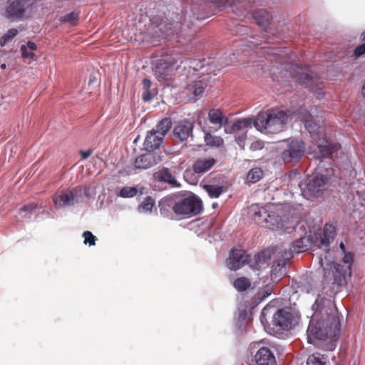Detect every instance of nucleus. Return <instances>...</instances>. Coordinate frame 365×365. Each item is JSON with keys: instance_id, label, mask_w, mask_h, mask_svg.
Instances as JSON below:
<instances>
[{"instance_id": "nucleus-48", "label": "nucleus", "mask_w": 365, "mask_h": 365, "mask_svg": "<svg viewBox=\"0 0 365 365\" xmlns=\"http://www.w3.org/2000/svg\"><path fill=\"white\" fill-rule=\"evenodd\" d=\"M0 67L1 69H5L6 68V65L5 63H2Z\"/></svg>"}, {"instance_id": "nucleus-7", "label": "nucleus", "mask_w": 365, "mask_h": 365, "mask_svg": "<svg viewBox=\"0 0 365 365\" xmlns=\"http://www.w3.org/2000/svg\"><path fill=\"white\" fill-rule=\"evenodd\" d=\"M180 55H165L158 61L154 72L158 81L169 80L174 71H177L182 63Z\"/></svg>"}, {"instance_id": "nucleus-14", "label": "nucleus", "mask_w": 365, "mask_h": 365, "mask_svg": "<svg viewBox=\"0 0 365 365\" xmlns=\"http://www.w3.org/2000/svg\"><path fill=\"white\" fill-rule=\"evenodd\" d=\"M305 152V145L299 140H292L282 153V159L285 163H297Z\"/></svg>"}, {"instance_id": "nucleus-37", "label": "nucleus", "mask_w": 365, "mask_h": 365, "mask_svg": "<svg viewBox=\"0 0 365 365\" xmlns=\"http://www.w3.org/2000/svg\"><path fill=\"white\" fill-rule=\"evenodd\" d=\"M155 200L150 196L145 198V200L142 202L140 205L139 206V210L140 212H149L151 211L153 207L154 206Z\"/></svg>"}, {"instance_id": "nucleus-33", "label": "nucleus", "mask_w": 365, "mask_h": 365, "mask_svg": "<svg viewBox=\"0 0 365 365\" xmlns=\"http://www.w3.org/2000/svg\"><path fill=\"white\" fill-rule=\"evenodd\" d=\"M37 208L38 205L36 203H29L24 205L20 209L19 214L21 215V217L24 218H30L33 212L36 210Z\"/></svg>"}, {"instance_id": "nucleus-11", "label": "nucleus", "mask_w": 365, "mask_h": 365, "mask_svg": "<svg viewBox=\"0 0 365 365\" xmlns=\"http://www.w3.org/2000/svg\"><path fill=\"white\" fill-rule=\"evenodd\" d=\"M329 182L327 175L319 172L308 176L306 180V188L303 190L305 196L309 197H318L327 189Z\"/></svg>"}, {"instance_id": "nucleus-3", "label": "nucleus", "mask_w": 365, "mask_h": 365, "mask_svg": "<svg viewBox=\"0 0 365 365\" xmlns=\"http://www.w3.org/2000/svg\"><path fill=\"white\" fill-rule=\"evenodd\" d=\"M299 117L304 123V127L309 133L311 137L317 142V148L314 152V158L316 160H322L323 158H332L333 153L340 148L338 143L329 144L326 141V144H321L319 142L325 140V133L323 128L320 127L314 122L312 115L305 109L301 108Z\"/></svg>"}, {"instance_id": "nucleus-39", "label": "nucleus", "mask_w": 365, "mask_h": 365, "mask_svg": "<svg viewBox=\"0 0 365 365\" xmlns=\"http://www.w3.org/2000/svg\"><path fill=\"white\" fill-rule=\"evenodd\" d=\"M83 237H84V243L86 245L88 244L90 246L96 245V237L94 236L91 232L85 231L83 233Z\"/></svg>"}, {"instance_id": "nucleus-35", "label": "nucleus", "mask_w": 365, "mask_h": 365, "mask_svg": "<svg viewBox=\"0 0 365 365\" xmlns=\"http://www.w3.org/2000/svg\"><path fill=\"white\" fill-rule=\"evenodd\" d=\"M151 81L148 78H144L143 80V99L144 101H149L152 99V94L150 91L151 86Z\"/></svg>"}, {"instance_id": "nucleus-24", "label": "nucleus", "mask_w": 365, "mask_h": 365, "mask_svg": "<svg viewBox=\"0 0 365 365\" xmlns=\"http://www.w3.org/2000/svg\"><path fill=\"white\" fill-rule=\"evenodd\" d=\"M216 164L213 158L197 159L192 165V170L197 174H202L209 171Z\"/></svg>"}, {"instance_id": "nucleus-22", "label": "nucleus", "mask_w": 365, "mask_h": 365, "mask_svg": "<svg viewBox=\"0 0 365 365\" xmlns=\"http://www.w3.org/2000/svg\"><path fill=\"white\" fill-rule=\"evenodd\" d=\"M208 120L210 123L215 125L217 128L226 126L229 123L228 118L220 108H212L208 112Z\"/></svg>"}, {"instance_id": "nucleus-12", "label": "nucleus", "mask_w": 365, "mask_h": 365, "mask_svg": "<svg viewBox=\"0 0 365 365\" xmlns=\"http://www.w3.org/2000/svg\"><path fill=\"white\" fill-rule=\"evenodd\" d=\"M82 190L79 187L71 190H65L56 192L53 196V201L56 208L73 206L79 202L78 197H81Z\"/></svg>"}, {"instance_id": "nucleus-10", "label": "nucleus", "mask_w": 365, "mask_h": 365, "mask_svg": "<svg viewBox=\"0 0 365 365\" xmlns=\"http://www.w3.org/2000/svg\"><path fill=\"white\" fill-rule=\"evenodd\" d=\"M295 323V317L290 310L280 309L273 314L270 326L274 334H281L291 329Z\"/></svg>"}, {"instance_id": "nucleus-34", "label": "nucleus", "mask_w": 365, "mask_h": 365, "mask_svg": "<svg viewBox=\"0 0 365 365\" xmlns=\"http://www.w3.org/2000/svg\"><path fill=\"white\" fill-rule=\"evenodd\" d=\"M19 34L16 29L12 28L9 29L6 34L0 37V46H4L8 42L11 41Z\"/></svg>"}, {"instance_id": "nucleus-44", "label": "nucleus", "mask_w": 365, "mask_h": 365, "mask_svg": "<svg viewBox=\"0 0 365 365\" xmlns=\"http://www.w3.org/2000/svg\"><path fill=\"white\" fill-rule=\"evenodd\" d=\"M26 46L27 49L28 48L30 49L32 52H33V51H35L37 48L36 44L32 41H29Z\"/></svg>"}, {"instance_id": "nucleus-8", "label": "nucleus", "mask_w": 365, "mask_h": 365, "mask_svg": "<svg viewBox=\"0 0 365 365\" xmlns=\"http://www.w3.org/2000/svg\"><path fill=\"white\" fill-rule=\"evenodd\" d=\"M293 66H294V68H291L290 73L292 76L295 78L296 81L300 84H304L307 87H310L317 99L322 98L325 95L324 83L320 82L314 84V81L309 73V69L307 68H302L298 64H295Z\"/></svg>"}, {"instance_id": "nucleus-43", "label": "nucleus", "mask_w": 365, "mask_h": 365, "mask_svg": "<svg viewBox=\"0 0 365 365\" xmlns=\"http://www.w3.org/2000/svg\"><path fill=\"white\" fill-rule=\"evenodd\" d=\"M92 150H81L80 151V154L81 155V157L83 158V159H86L88 158V157L91 156V155L92 154Z\"/></svg>"}, {"instance_id": "nucleus-9", "label": "nucleus", "mask_w": 365, "mask_h": 365, "mask_svg": "<svg viewBox=\"0 0 365 365\" xmlns=\"http://www.w3.org/2000/svg\"><path fill=\"white\" fill-rule=\"evenodd\" d=\"M32 6L30 0H8L6 17L13 20L27 19L32 13Z\"/></svg>"}, {"instance_id": "nucleus-31", "label": "nucleus", "mask_w": 365, "mask_h": 365, "mask_svg": "<svg viewBox=\"0 0 365 365\" xmlns=\"http://www.w3.org/2000/svg\"><path fill=\"white\" fill-rule=\"evenodd\" d=\"M207 145L220 147L223 145L224 140L220 136H215L206 133L204 137Z\"/></svg>"}, {"instance_id": "nucleus-6", "label": "nucleus", "mask_w": 365, "mask_h": 365, "mask_svg": "<svg viewBox=\"0 0 365 365\" xmlns=\"http://www.w3.org/2000/svg\"><path fill=\"white\" fill-rule=\"evenodd\" d=\"M250 214L256 223L270 230L283 227L281 216L273 210L272 206L259 207L252 205L250 207Z\"/></svg>"}, {"instance_id": "nucleus-28", "label": "nucleus", "mask_w": 365, "mask_h": 365, "mask_svg": "<svg viewBox=\"0 0 365 365\" xmlns=\"http://www.w3.org/2000/svg\"><path fill=\"white\" fill-rule=\"evenodd\" d=\"M172 127V120L170 118H165L162 119L155 126V128L153 129L156 133L164 137L165 135Z\"/></svg>"}, {"instance_id": "nucleus-49", "label": "nucleus", "mask_w": 365, "mask_h": 365, "mask_svg": "<svg viewBox=\"0 0 365 365\" xmlns=\"http://www.w3.org/2000/svg\"><path fill=\"white\" fill-rule=\"evenodd\" d=\"M265 253H266V252H263L262 253V255H265Z\"/></svg>"}, {"instance_id": "nucleus-1", "label": "nucleus", "mask_w": 365, "mask_h": 365, "mask_svg": "<svg viewBox=\"0 0 365 365\" xmlns=\"http://www.w3.org/2000/svg\"><path fill=\"white\" fill-rule=\"evenodd\" d=\"M335 227L326 223L322 232L315 234L314 243L319 248L325 251L324 257H319V264L323 268L324 280L333 285L341 286L345 282L346 277H351V267L354 262L352 252H346L345 245L341 242L339 247L344 253L342 264L331 262L327 257L329 253V245L336 237Z\"/></svg>"}, {"instance_id": "nucleus-42", "label": "nucleus", "mask_w": 365, "mask_h": 365, "mask_svg": "<svg viewBox=\"0 0 365 365\" xmlns=\"http://www.w3.org/2000/svg\"><path fill=\"white\" fill-rule=\"evenodd\" d=\"M365 53V43L358 46L354 51V54L356 57H359Z\"/></svg>"}, {"instance_id": "nucleus-19", "label": "nucleus", "mask_w": 365, "mask_h": 365, "mask_svg": "<svg viewBox=\"0 0 365 365\" xmlns=\"http://www.w3.org/2000/svg\"><path fill=\"white\" fill-rule=\"evenodd\" d=\"M194 125L192 122L184 120L180 122L173 130L174 137L180 142L187 140L192 137Z\"/></svg>"}, {"instance_id": "nucleus-23", "label": "nucleus", "mask_w": 365, "mask_h": 365, "mask_svg": "<svg viewBox=\"0 0 365 365\" xmlns=\"http://www.w3.org/2000/svg\"><path fill=\"white\" fill-rule=\"evenodd\" d=\"M163 137L156 133L155 130H151L147 134L145 140L143 143L145 150H160L159 147L163 142Z\"/></svg>"}, {"instance_id": "nucleus-26", "label": "nucleus", "mask_w": 365, "mask_h": 365, "mask_svg": "<svg viewBox=\"0 0 365 365\" xmlns=\"http://www.w3.org/2000/svg\"><path fill=\"white\" fill-rule=\"evenodd\" d=\"M254 125V119L246 118L235 120L231 126L225 127L226 133H234L245 129L251 128Z\"/></svg>"}, {"instance_id": "nucleus-25", "label": "nucleus", "mask_w": 365, "mask_h": 365, "mask_svg": "<svg viewBox=\"0 0 365 365\" xmlns=\"http://www.w3.org/2000/svg\"><path fill=\"white\" fill-rule=\"evenodd\" d=\"M252 17L259 26L266 29L272 20V16L266 9H257L253 11Z\"/></svg>"}, {"instance_id": "nucleus-16", "label": "nucleus", "mask_w": 365, "mask_h": 365, "mask_svg": "<svg viewBox=\"0 0 365 365\" xmlns=\"http://www.w3.org/2000/svg\"><path fill=\"white\" fill-rule=\"evenodd\" d=\"M250 256L241 249H232L226 260L227 267L232 271H236L250 261Z\"/></svg>"}, {"instance_id": "nucleus-18", "label": "nucleus", "mask_w": 365, "mask_h": 365, "mask_svg": "<svg viewBox=\"0 0 365 365\" xmlns=\"http://www.w3.org/2000/svg\"><path fill=\"white\" fill-rule=\"evenodd\" d=\"M206 84L203 80L191 81L185 87V91L190 100L196 101L205 91Z\"/></svg>"}, {"instance_id": "nucleus-45", "label": "nucleus", "mask_w": 365, "mask_h": 365, "mask_svg": "<svg viewBox=\"0 0 365 365\" xmlns=\"http://www.w3.org/2000/svg\"><path fill=\"white\" fill-rule=\"evenodd\" d=\"M245 140V135L239 136V137L236 138V139H235L237 143L240 146H242L243 145Z\"/></svg>"}, {"instance_id": "nucleus-40", "label": "nucleus", "mask_w": 365, "mask_h": 365, "mask_svg": "<svg viewBox=\"0 0 365 365\" xmlns=\"http://www.w3.org/2000/svg\"><path fill=\"white\" fill-rule=\"evenodd\" d=\"M326 301H329V299H317L315 302V304H313V307H315V305L317 306V309L315 312L322 310V309L324 310L328 309V311L329 312V309L327 305Z\"/></svg>"}, {"instance_id": "nucleus-47", "label": "nucleus", "mask_w": 365, "mask_h": 365, "mask_svg": "<svg viewBox=\"0 0 365 365\" xmlns=\"http://www.w3.org/2000/svg\"><path fill=\"white\" fill-rule=\"evenodd\" d=\"M361 38L362 41H365V31L361 34Z\"/></svg>"}, {"instance_id": "nucleus-29", "label": "nucleus", "mask_w": 365, "mask_h": 365, "mask_svg": "<svg viewBox=\"0 0 365 365\" xmlns=\"http://www.w3.org/2000/svg\"><path fill=\"white\" fill-rule=\"evenodd\" d=\"M232 285L238 292H244L251 287L252 282L247 277H240L235 279Z\"/></svg>"}, {"instance_id": "nucleus-36", "label": "nucleus", "mask_w": 365, "mask_h": 365, "mask_svg": "<svg viewBox=\"0 0 365 365\" xmlns=\"http://www.w3.org/2000/svg\"><path fill=\"white\" fill-rule=\"evenodd\" d=\"M79 13L76 11H72L64 16L60 17L59 21L61 23H69L71 25H75L78 20Z\"/></svg>"}, {"instance_id": "nucleus-50", "label": "nucleus", "mask_w": 365, "mask_h": 365, "mask_svg": "<svg viewBox=\"0 0 365 365\" xmlns=\"http://www.w3.org/2000/svg\"><path fill=\"white\" fill-rule=\"evenodd\" d=\"M255 143H252V148H253V147L255 146Z\"/></svg>"}, {"instance_id": "nucleus-2", "label": "nucleus", "mask_w": 365, "mask_h": 365, "mask_svg": "<svg viewBox=\"0 0 365 365\" xmlns=\"http://www.w3.org/2000/svg\"><path fill=\"white\" fill-rule=\"evenodd\" d=\"M328 309L314 312L307 329L310 344L325 351H333L339 337L341 324L331 301H326Z\"/></svg>"}, {"instance_id": "nucleus-30", "label": "nucleus", "mask_w": 365, "mask_h": 365, "mask_svg": "<svg viewBox=\"0 0 365 365\" xmlns=\"http://www.w3.org/2000/svg\"><path fill=\"white\" fill-rule=\"evenodd\" d=\"M203 188L212 198L219 197L225 191L223 186L217 185H205Z\"/></svg>"}, {"instance_id": "nucleus-32", "label": "nucleus", "mask_w": 365, "mask_h": 365, "mask_svg": "<svg viewBox=\"0 0 365 365\" xmlns=\"http://www.w3.org/2000/svg\"><path fill=\"white\" fill-rule=\"evenodd\" d=\"M263 175V171L261 168H255L250 170L247 175V180L249 182L255 183L259 181Z\"/></svg>"}, {"instance_id": "nucleus-4", "label": "nucleus", "mask_w": 365, "mask_h": 365, "mask_svg": "<svg viewBox=\"0 0 365 365\" xmlns=\"http://www.w3.org/2000/svg\"><path fill=\"white\" fill-rule=\"evenodd\" d=\"M287 120L285 112L271 109L259 113L254 118V126L261 133L275 134L285 129Z\"/></svg>"}, {"instance_id": "nucleus-46", "label": "nucleus", "mask_w": 365, "mask_h": 365, "mask_svg": "<svg viewBox=\"0 0 365 365\" xmlns=\"http://www.w3.org/2000/svg\"><path fill=\"white\" fill-rule=\"evenodd\" d=\"M265 293L266 294H263V297H266V296H268L271 293V289L270 288H267V290L265 291Z\"/></svg>"}, {"instance_id": "nucleus-15", "label": "nucleus", "mask_w": 365, "mask_h": 365, "mask_svg": "<svg viewBox=\"0 0 365 365\" xmlns=\"http://www.w3.org/2000/svg\"><path fill=\"white\" fill-rule=\"evenodd\" d=\"M307 241L308 240L306 238H300L294 241L291 247L289 248V251L284 252L282 255L283 259H280L274 262L272 266V271L277 272V270H280L282 267H284L286 265L287 261L293 257L294 253L299 254L307 250Z\"/></svg>"}, {"instance_id": "nucleus-13", "label": "nucleus", "mask_w": 365, "mask_h": 365, "mask_svg": "<svg viewBox=\"0 0 365 365\" xmlns=\"http://www.w3.org/2000/svg\"><path fill=\"white\" fill-rule=\"evenodd\" d=\"M147 151V153L135 158L134 162L135 168L138 170L149 169L163 161L164 153L160 150Z\"/></svg>"}, {"instance_id": "nucleus-38", "label": "nucleus", "mask_w": 365, "mask_h": 365, "mask_svg": "<svg viewBox=\"0 0 365 365\" xmlns=\"http://www.w3.org/2000/svg\"><path fill=\"white\" fill-rule=\"evenodd\" d=\"M138 192L137 189L135 187H124L119 192V196L126 198L133 197Z\"/></svg>"}, {"instance_id": "nucleus-41", "label": "nucleus", "mask_w": 365, "mask_h": 365, "mask_svg": "<svg viewBox=\"0 0 365 365\" xmlns=\"http://www.w3.org/2000/svg\"><path fill=\"white\" fill-rule=\"evenodd\" d=\"M21 51L23 58H33L35 56V54L32 51L29 52L27 51L26 45L21 46Z\"/></svg>"}, {"instance_id": "nucleus-20", "label": "nucleus", "mask_w": 365, "mask_h": 365, "mask_svg": "<svg viewBox=\"0 0 365 365\" xmlns=\"http://www.w3.org/2000/svg\"><path fill=\"white\" fill-rule=\"evenodd\" d=\"M178 27L177 23L161 22L158 25L153 26L152 31L156 36L155 38H161L173 35L177 32Z\"/></svg>"}, {"instance_id": "nucleus-17", "label": "nucleus", "mask_w": 365, "mask_h": 365, "mask_svg": "<svg viewBox=\"0 0 365 365\" xmlns=\"http://www.w3.org/2000/svg\"><path fill=\"white\" fill-rule=\"evenodd\" d=\"M254 365H276V359L273 352L267 347H261L254 356Z\"/></svg>"}, {"instance_id": "nucleus-21", "label": "nucleus", "mask_w": 365, "mask_h": 365, "mask_svg": "<svg viewBox=\"0 0 365 365\" xmlns=\"http://www.w3.org/2000/svg\"><path fill=\"white\" fill-rule=\"evenodd\" d=\"M153 178L155 180L161 182H166L173 187H180V184L176 180L175 177L171 170L168 168H162L154 173Z\"/></svg>"}, {"instance_id": "nucleus-5", "label": "nucleus", "mask_w": 365, "mask_h": 365, "mask_svg": "<svg viewBox=\"0 0 365 365\" xmlns=\"http://www.w3.org/2000/svg\"><path fill=\"white\" fill-rule=\"evenodd\" d=\"M163 204L172 207L177 215L192 217L200 213L202 210V200L195 195L185 197L164 200Z\"/></svg>"}, {"instance_id": "nucleus-27", "label": "nucleus", "mask_w": 365, "mask_h": 365, "mask_svg": "<svg viewBox=\"0 0 365 365\" xmlns=\"http://www.w3.org/2000/svg\"><path fill=\"white\" fill-rule=\"evenodd\" d=\"M307 365H329V360L327 356L315 353L309 356Z\"/></svg>"}]
</instances>
